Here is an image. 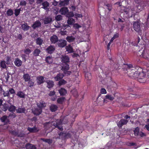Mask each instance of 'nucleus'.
<instances>
[{"instance_id":"29","label":"nucleus","mask_w":149,"mask_h":149,"mask_svg":"<svg viewBox=\"0 0 149 149\" xmlns=\"http://www.w3.org/2000/svg\"><path fill=\"white\" fill-rule=\"evenodd\" d=\"M46 82L47 83V87L49 88H50L53 87L54 86V82L52 80H48Z\"/></svg>"},{"instance_id":"22","label":"nucleus","mask_w":149,"mask_h":149,"mask_svg":"<svg viewBox=\"0 0 149 149\" xmlns=\"http://www.w3.org/2000/svg\"><path fill=\"white\" fill-rule=\"evenodd\" d=\"M58 107L57 105L52 104L50 107V109L52 112H54L57 110Z\"/></svg>"},{"instance_id":"43","label":"nucleus","mask_w":149,"mask_h":149,"mask_svg":"<svg viewBox=\"0 0 149 149\" xmlns=\"http://www.w3.org/2000/svg\"><path fill=\"white\" fill-rule=\"evenodd\" d=\"M75 22V20L72 17L68 18V23L69 25H71Z\"/></svg>"},{"instance_id":"28","label":"nucleus","mask_w":149,"mask_h":149,"mask_svg":"<svg viewBox=\"0 0 149 149\" xmlns=\"http://www.w3.org/2000/svg\"><path fill=\"white\" fill-rule=\"evenodd\" d=\"M69 3L68 0H63L61 1L59 3V5L61 6H64L67 5Z\"/></svg>"},{"instance_id":"15","label":"nucleus","mask_w":149,"mask_h":149,"mask_svg":"<svg viewBox=\"0 0 149 149\" xmlns=\"http://www.w3.org/2000/svg\"><path fill=\"white\" fill-rule=\"evenodd\" d=\"M69 10L66 7H63L61 8L59 10V13L62 15H65L68 12Z\"/></svg>"},{"instance_id":"51","label":"nucleus","mask_w":149,"mask_h":149,"mask_svg":"<svg viewBox=\"0 0 149 149\" xmlns=\"http://www.w3.org/2000/svg\"><path fill=\"white\" fill-rule=\"evenodd\" d=\"M55 19L57 22L60 21L62 19V16L61 15H58L55 17Z\"/></svg>"},{"instance_id":"41","label":"nucleus","mask_w":149,"mask_h":149,"mask_svg":"<svg viewBox=\"0 0 149 149\" xmlns=\"http://www.w3.org/2000/svg\"><path fill=\"white\" fill-rule=\"evenodd\" d=\"M52 123L50 122L44 124L45 128L47 130H48L52 127Z\"/></svg>"},{"instance_id":"6","label":"nucleus","mask_w":149,"mask_h":149,"mask_svg":"<svg viewBox=\"0 0 149 149\" xmlns=\"http://www.w3.org/2000/svg\"><path fill=\"white\" fill-rule=\"evenodd\" d=\"M57 45L58 47H64L67 45V41L65 40L61 39L58 40Z\"/></svg>"},{"instance_id":"3","label":"nucleus","mask_w":149,"mask_h":149,"mask_svg":"<svg viewBox=\"0 0 149 149\" xmlns=\"http://www.w3.org/2000/svg\"><path fill=\"white\" fill-rule=\"evenodd\" d=\"M121 11L122 13L125 14L126 16L128 17H132L135 14L133 12V9L129 8H125L123 10H122Z\"/></svg>"},{"instance_id":"50","label":"nucleus","mask_w":149,"mask_h":149,"mask_svg":"<svg viewBox=\"0 0 149 149\" xmlns=\"http://www.w3.org/2000/svg\"><path fill=\"white\" fill-rule=\"evenodd\" d=\"M1 67L3 69H5L6 68V65L4 61H2L1 63Z\"/></svg>"},{"instance_id":"9","label":"nucleus","mask_w":149,"mask_h":149,"mask_svg":"<svg viewBox=\"0 0 149 149\" xmlns=\"http://www.w3.org/2000/svg\"><path fill=\"white\" fill-rule=\"evenodd\" d=\"M55 49V48L54 46L50 45L46 49L45 51L47 53L51 54L54 52Z\"/></svg>"},{"instance_id":"5","label":"nucleus","mask_w":149,"mask_h":149,"mask_svg":"<svg viewBox=\"0 0 149 149\" xmlns=\"http://www.w3.org/2000/svg\"><path fill=\"white\" fill-rule=\"evenodd\" d=\"M60 136H61L62 139H66L70 138L72 136L71 134L69 133H64L61 132L58 134Z\"/></svg>"},{"instance_id":"64","label":"nucleus","mask_w":149,"mask_h":149,"mask_svg":"<svg viewBox=\"0 0 149 149\" xmlns=\"http://www.w3.org/2000/svg\"><path fill=\"white\" fill-rule=\"evenodd\" d=\"M58 3V2L55 0H54L52 3V5L54 6H57Z\"/></svg>"},{"instance_id":"49","label":"nucleus","mask_w":149,"mask_h":149,"mask_svg":"<svg viewBox=\"0 0 149 149\" xmlns=\"http://www.w3.org/2000/svg\"><path fill=\"white\" fill-rule=\"evenodd\" d=\"M21 11V8H19L18 9H16L15 10V15L16 16H18L20 14Z\"/></svg>"},{"instance_id":"52","label":"nucleus","mask_w":149,"mask_h":149,"mask_svg":"<svg viewBox=\"0 0 149 149\" xmlns=\"http://www.w3.org/2000/svg\"><path fill=\"white\" fill-rule=\"evenodd\" d=\"M34 82L31 79L30 80L28 81V84L29 87H33L34 85Z\"/></svg>"},{"instance_id":"11","label":"nucleus","mask_w":149,"mask_h":149,"mask_svg":"<svg viewBox=\"0 0 149 149\" xmlns=\"http://www.w3.org/2000/svg\"><path fill=\"white\" fill-rule=\"evenodd\" d=\"M141 57L143 58L146 59L149 58V54L146 50L144 49L141 52V54L139 55Z\"/></svg>"},{"instance_id":"36","label":"nucleus","mask_w":149,"mask_h":149,"mask_svg":"<svg viewBox=\"0 0 149 149\" xmlns=\"http://www.w3.org/2000/svg\"><path fill=\"white\" fill-rule=\"evenodd\" d=\"M75 39V38L72 36H68L66 38V40L69 42H73Z\"/></svg>"},{"instance_id":"44","label":"nucleus","mask_w":149,"mask_h":149,"mask_svg":"<svg viewBox=\"0 0 149 149\" xmlns=\"http://www.w3.org/2000/svg\"><path fill=\"white\" fill-rule=\"evenodd\" d=\"M106 99H108L111 101L113 100L114 99V97L111 95L107 94L105 96Z\"/></svg>"},{"instance_id":"38","label":"nucleus","mask_w":149,"mask_h":149,"mask_svg":"<svg viewBox=\"0 0 149 149\" xmlns=\"http://www.w3.org/2000/svg\"><path fill=\"white\" fill-rule=\"evenodd\" d=\"M9 111L10 112H14L16 110V107L12 105H11L8 108Z\"/></svg>"},{"instance_id":"56","label":"nucleus","mask_w":149,"mask_h":149,"mask_svg":"<svg viewBox=\"0 0 149 149\" xmlns=\"http://www.w3.org/2000/svg\"><path fill=\"white\" fill-rule=\"evenodd\" d=\"M26 4V3L25 1L22 0L19 3V5L22 6H25Z\"/></svg>"},{"instance_id":"17","label":"nucleus","mask_w":149,"mask_h":149,"mask_svg":"<svg viewBox=\"0 0 149 149\" xmlns=\"http://www.w3.org/2000/svg\"><path fill=\"white\" fill-rule=\"evenodd\" d=\"M49 3L47 1H45L42 3V8L47 10H49Z\"/></svg>"},{"instance_id":"40","label":"nucleus","mask_w":149,"mask_h":149,"mask_svg":"<svg viewBox=\"0 0 149 149\" xmlns=\"http://www.w3.org/2000/svg\"><path fill=\"white\" fill-rule=\"evenodd\" d=\"M91 73L87 72L85 74V78L86 79L90 80L91 79Z\"/></svg>"},{"instance_id":"25","label":"nucleus","mask_w":149,"mask_h":149,"mask_svg":"<svg viewBox=\"0 0 149 149\" xmlns=\"http://www.w3.org/2000/svg\"><path fill=\"white\" fill-rule=\"evenodd\" d=\"M26 149H36V148L34 145L29 143H27L25 146Z\"/></svg>"},{"instance_id":"2","label":"nucleus","mask_w":149,"mask_h":149,"mask_svg":"<svg viewBox=\"0 0 149 149\" xmlns=\"http://www.w3.org/2000/svg\"><path fill=\"white\" fill-rule=\"evenodd\" d=\"M127 73L129 77L132 78L136 79L137 77L138 72L142 71V68L138 66L133 67L131 64H126Z\"/></svg>"},{"instance_id":"13","label":"nucleus","mask_w":149,"mask_h":149,"mask_svg":"<svg viewBox=\"0 0 149 149\" xmlns=\"http://www.w3.org/2000/svg\"><path fill=\"white\" fill-rule=\"evenodd\" d=\"M8 118L6 115H4L0 118V120L2 122L4 123L5 124H7L10 122Z\"/></svg>"},{"instance_id":"63","label":"nucleus","mask_w":149,"mask_h":149,"mask_svg":"<svg viewBox=\"0 0 149 149\" xmlns=\"http://www.w3.org/2000/svg\"><path fill=\"white\" fill-rule=\"evenodd\" d=\"M82 15L81 14L77 13L75 15V17L77 18V17H82Z\"/></svg>"},{"instance_id":"48","label":"nucleus","mask_w":149,"mask_h":149,"mask_svg":"<svg viewBox=\"0 0 149 149\" xmlns=\"http://www.w3.org/2000/svg\"><path fill=\"white\" fill-rule=\"evenodd\" d=\"M67 83L66 81H65L63 79L59 81L58 82V85L59 86H61L62 85H64Z\"/></svg>"},{"instance_id":"37","label":"nucleus","mask_w":149,"mask_h":149,"mask_svg":"<svg viewBox=\"0 0 149 149\" xmlns=\"http://www.w3.org/2000/svg\"><path fill=\"white\" fill-rule=\"evenodd\" d=\"M65 100V98L64 97H61L58 98L57 100V102L59 104H62L64 102Z\"/></svg>"},{"instance_id":"18","label":"nucleus","mask_w":149,"mask_h":149,"mask_svg":"<svg viewBox=\"0 0 149 149\" xmlns=\"http://www.w3.org/2000/svg\"><path fill=\"white\" fill-rule=\"evenodd\" d=\"M52 20V18L50 16L46 17L44 19V23L45 24L50 23Z\"/></svg>"},{"instance_id":"57","label":"nucleus","mask_w":149,"mask_h":149,"mask_svg":"<svg viewBox=\"0 0 149 149\" xmlns=\"http://www.w3.org/2000/svg\"><path fill=\"white\" fill-rule=\"evenodd\" d=\"M9 93L12 94H14L15 93V90L13 88H10L9 89Z\"/></svg>"},{"instance_id":"62","label":"nucleus","mask_w":149,"mask_h":149,"mask_svg":"<svg viewBox=\"0 0 149 149\" xmlns=\"http://www.w3.org/2000/svg\"><path fill=\"white\" fill-rule=\"evenodd\" d=\"M11 57L10 56H7L6 59V63L7 64H9V61L10 60Z\"/></svg>"},{"instance_id":"45","label":"nucleus","mask_w":149,"mask_h":149,"mask_svg":"<svg viewBox=\"0 0 149 149\" xmlns=\"http://www.w3.org/2000/svg\"><path fill=\"white\" fill-rule=\"evenodd\" d=\"M139 128L138 127H136L134 131V134L135 136H137L139 135Z\"/></svg>"},{"instance_id":"53","label":"nucleus","mask_w":149,"mask_h":149,"mask_svg":"<svg viewBox=\"0 0 149 149\" xmlns=\"http://www.w3.org/2000/svg\"><path fill=\"white\" fill-rule=\"evenodd\" d=\"M107 6V8L109 10V11H111L112 9V5L111 4H107L105 5Z\"/></svg>"},{"instance_id":"60","label":"nucleus","mask_w":149,"mask_h":149,"mask_svg":"<svg viewBox=\"0 0 149 149\" xmlns=\"http://www.w3.org/2000/svg\"><path fill=\"white\" fill-rule=\"evenodd\" d=\"M100 93L102 94H105L107 93V91L105 88H102L101 89Z\"/></svg>"},{"instance_id":"42","label":"nucleus","mask_w":149,"mask_h":149,"mask_svg":"<svg viewBox=\"0 0 149 149\" xmlns=\"http://www.w3.org/2000/svg\"><path fill=\"white\" fill-rule=\"evenodd\" d=\"M66 49L67 51H68L69 53H71L73 52V48L70 45H69L67 46Z\"/></svg>"},{"instance_id":"39","label":"nucleus","mask_w":149,"mask_h":149,"mask_svg":"<svg viewBox=\"0 0 149 149\" xmlns=\"http://www.w3.org/2000/svg\"><path fill=\"white\" fill-rule=\"evenodd\" d=\"M63 78L62 75L60 73H59L56 76L54 77V79L56 81H58L62 79Z\"/></svg>"},{"instance_id":"46","label":"nucleus","mask_w":149,"mask_h":149,"mask_svg":"<svg viewBox=\"0 0 149 149\" xmlns=\"http://www.w3.org/2000/svg\"><path fill=\"white\" fill-rule=\"evenodd\" d=\"M13 14V12L12 9H8L6 12V14L8 16H11Z\"/></svg>"},{"instance_id":"35","label":"nucleus","mask_w":149,"mask_h":149,"mask_svg":"<svg viewBox=\"0 0 149 149\" xmlns=\"http://www.w3.org/2000/svg\"><path fill=\"white\" fill-rule=\"evenodd\" d=\"M43 42V40L40 37L38 38L36 40V44L39 45H41L42 44Z\"/></svg>"},{"instance_id":"12","label":"nucleus","mask_w":149,"mask_h":149,"mask_svg":"<svg viewBox=\"0 0 149 149\" xmlns=\"http://www.w3.org/2000/svg\"><path fill=\"white\" fill-rule=\"evenodd\" d=\"M41 24V22L39 20H37L34 22L31 26V27L33 29H35L36 28H38L40 27Z\"/></svg>"},{"instance_id":"55","label":"nucleus","mask_w":149,"mask_h":149,"mask_svg":"<svg viewBox=\"0 0 149 149\" xmlns=\"http://www.w3.org/2000/svg\"><path fill=\"white\" fill-rule=\"evenodd\" d=\"M3 95L4 97H9L10 95V94L8 91H5L3 90Z\"/></svg>"},{"instance_id":"32","label":"nucleus","mask_w":149,"mask_h":149,"mask_svg":"<svg viewBox=\"0 0 149 149\" xmlns=\"http://www.w3.org/2000/svg\"><path fill=\"white\" fill-rule=\"evenodd\" d=\"M21 27L22 29L24 31H27L29 29L30 27L29 26L27 25V24H22Z\"/></svg>"},{"instance_id":"4","label":"nucleus","mask_w":149,"mask_h":149,"mask_svg":"<svg viewBox=\"0 0 149 149\" xmlns=\"http://www.w3.org/2000/svg\"><path fill=\"white\" fill-rule=\"evenodd\" d=\"M133 29L136 32L139 33L141 31V26L138 21L134 22L133 23Z\"/></svg>"},{"instance_id":"61","label":"nucleus","mask_w":149,"mask_h":149,"mask_svg":"<svg viewBox=\"0 0 149 149\" xmlns=\"http://www.w3.org/2000/svg\"><path fill=\"white\" fill-rule=\"evenodd\" d=\"M55 94V92L54 91H51L48 94V95L50 96L54 95Z\"/></svg>"},{"instance_id":"8","label":"nucleus","mask_w":149,"mask_h":149,"mask_svg":"<svg viewBox=\"0 0 149 149\" xmlns=\"http://www.w3.org/2000/svg\"><path fill=\"white\" fill-rule=\"evenodd\" d=\"M128 122L127 120L122 119L117 123V125L119 128H121L123 125L127 124Z\"/></svg>"},{"instance_id":"24","label":"nucleus","mask_w":149,"mask_h":149,"mask_svg":"<svg viewBox=\"0 0 149 149\" xmlns=\"http://www.w3.org/2000/svg\"><path fill=\"white\" fill-rule=\"evenodd\" d=\"M23 78L25 82H27L31 79V76L28 74H24Z\"/></svg>"},{"instance_id":"26","label":"nucleus","mask_w":149,"mask_h":149,"mask_svg":"<svg viewBox=\"0 0 149 149\" xmlns=\"http://www.w3.org/2000/svg\"><path fill=\"white\" fill-rule=\"evenodd\" d=\"M58 91L61 96L65 95L67 93V90L65 88H61L58 90Z\"/></svg>"},{"instance_id":"31","label":"nucleus","mask_w":149,"mask_h":149,"mask_svg":"<svg viewBox=\"0 0 149 149\" xmlns=\"http://www.w3.org/2000/svg\"><path fill=\"white\" fill-rule=\"evenodd\" d=\"M41 52V51L40 49H36L34 51L33 54V55L35 56H38Z\"/></svg>"},{"instance_id":"30","label":"nucleus","mask_w":149,"mask_h":149,"mask_svg":"<svg viewBox=\"0 0 149 149\" xmlns=\"http://www.w3.org/2000/svg\"><path fill=\"white\" fill-rule=\"evenodd\" d=\"M26 109L24 107H18L17 109H16V111L17 113H24Z\"/></svg>"},{"instance_id":"7","label":"nucleus","mask_w":149,"mask_h":149,"mask_svg":"<svg viewBox=\"0 0 149 149\" xmlns=\"http://www.w3.org/2000/svg\"><path fill=\"white\" fill-rule=\"evenodd\" d=\"M137 74L138 75L136 78H138L139 80L140 79H143L146 75V72L143 71L142 68V71L140 72H138Z\"/></svg>"},{"instance_id":"33","label":"nucleus","mask_w":149,"mask_h":149,"mask_svg":"<svg viewBox=\"0 0 149 149\" xmlns=\"http://www.w3.org/2000/svg\"><path fill=\"white\" fill-rule=\"evenodd\" d=\"M16 95L20 98H24L25 97L24 93L22 91H18Z\"/></svg>"},{"instance_id":"16","label":"nucleus","mask_w":149,"mask_h":149,"mask_svg":"<svg viewBox=\"0 0 149 149\" xmlns=\"http://www.w3.org/2000/svg\"><path fill=\"white\" fill-rule=\"evenodd\" d=\"M14 63L15 65L18 67L21 66L22 64V61L18 58H16L15 59Z\"/></svg>"},{"instance_id":"21","label":"nucleus","mask_w":149,"mask_h":149,"mask_svg":"<svg viewBox=\"0 0 149 149\" xmlns=\"http://www.w3.org/2000/svg\"><path fill=\"white\" fill-rule=\"evenodd\" d=\"M42 109L39 108H37L35 109L33 111V113L36 115H39L42 112Z\"/></svg>"},{"instance_id":"58","label":"nucleus","mask_w":149,"mask_h":149,"mask_svg":"<svg viewBox=\"0 0 149 149\" xmlns=\"http://www.w3.org/2000/svg\"><path fill=\"white\" fill-rule=\"evenodd\" d=\"M16 116V115L13 112L12 113H10L9 115L8 116L9 118V117H11L13 118H15Z\"/></svg>"},{"instance_id":"1","label":"nucleus","mask_w":149,"mask_h":149,"mask_svg":"<svg viewBox=\"0 0 149 149\" xmlns=\"http://www.w3.org/2000/svg\"><path fill=\"white\" fill-rule=\"evenodd\" d=\"M61 56V61L62 62L61 70L67 76L69 75L71 73V71H68L70 68V58L68 56L66 55H62Z\"/></svg>"},{"instance_id":"54","label":"nucleus","mask_w":149,"mask_h":149,"mask_svg":"<svg viewBox=\"0 0 149 149\" xmlns=\"http://www.w3.org/2000/svg\"><path fill=\"white\" fill-rule=\"evenodd\" d=\"M24 52L26 54L29 55L31 52V51L30 49L27 48L24 49Z\"/></svg>"},{"instance_id":"34","label":"nucleus","mask_w":149,"mask_h":149,"mask_svg":"<svg viewBox=\"0 0 149 149\" xmlns=\"http://www.w3.org/2000/svg\"><path fill=\"white\" fill-rule=\"evenodd\" d=\"M41 140L44 142L48 143L49 144H51L52 143L53 141L52 139H46L45 138H41Z\"/></svg>"},{"instance_id":"20","label":"nucleus","mask_w":149,"mask_h":149,"mask_svg":"<svg viewBox=\"0 0 149 149\" xmlns=\"http://www.w3.org/2000/svg\"><path fill=\"white\" fill-rule=\"evenodd\" d=\"M63 120L61 119H57L56 120L55 122L53 124V125L54 126H58L61 125L62 123L65 124V123H63Z\"/></svg>"},{"instance_id":"14","label":"nucleus","mask_w":149,"mask_h":149,"mask_svg":"<svg viewBox=\"0 0 149 149\" xmlns=\"http://www.w3.org/2000/svg\"><path fill=\"white\" fill-rule=\"evenodd\" d=\"M50 40L52 44H55L58 41V37L56 35H53L50 37Z\"/></svg>"},{"instance_id":"23","label":"nucleus","mask_w":149,"mask_h":149,"mask_svg":"<svg viewBox=\"0 0 149 149\" xmlns=\"http://www.w3.org/2000/svg\"><path fill=\"white\" fill-rule=\"evenodd\" d=\"M45 61L47 63L51 64L53 62V59L52 57L49 56L46 57Z\"/></svg>"},{"instance_id":"27","label":"nucleus","mask_w":149,"mask_h":149,"mask_svg":"<svg viewBox=\"0 0 149 149\" xmlns=\"http://www.w3.org/2000/svg\"><path fill=\"white\" fill-rule=\"evenodd\" d=\"M37 105L38 108L42 109L46 106V104L43 101L40 102L39 103H38Z\"/></svg>"},{"instance_id":"19","label":"nucleus","mask_w":149,"mask_h":149,"mask_svg":"<svg viewBox=\"0 0 149 149\" xmlns=\"http://www.w3.org/2000/svg\"><path fill=\"white\" fill-rule=\"evenodd\" d=\"M27 130L31 133H35L38 131L39 130L37 127L35 126L33 127H28L27 128Z\"/></svg>"},{"instance_id":"59","label":"nucleus","mask_w":149,"mask_h":149,"mask_svg":"<svg viewBox=\"0 0 149 149\" xmlns=\"http://www.w3.org/2000/svg\"><path fill=\"white\" fill-rule=\"evenodd\" d=\"M74 27L75 29H78L79 28L81 27V26L78 24H75L74 25Z\"/></svg>"},{"instance_id":"47","label":"nucleus","mask_w":149,"mask_h":149,"mask_svg":"<svg viewBox=\"0 0 149 149\" xmlns=\"http://www.w3.org/2000/svg\"><path fill=\"white\" fill-rule=\"evenodd\" d=\"M74 14L73 12H68L66 14V16L68 18L72 17H74Z\"/></svg>"},{"instance_id":"10","label":"nucleus","mask_w":149,"mask_h":149,"mask_svg":"<svg viewBox=\"0 0 149 149\" xmlns=\"http://www.w3.org/2000/svg\"><path fill=\"white\" fill-rule=\"evenodd\" d=\"M37 83L38 85H40L43 83L45 82L44 77L42 76L39 75L36 78Z\"/></svg>"}]
</instances>
